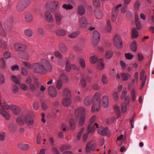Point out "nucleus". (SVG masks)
I'll return each mask as SVG.
<instances>
[{"instance_id": "1", "label": "nucleus", "mask_w": 154, "mask_h": 154, "mask_svg": "<svg viewBox=\"0 0 154 154\" xmlns=\"http://www.w3.org/2000/svg\"><path fill=\"white\" fill-rule=\"evenodd\" d=\"M85 109L83 107L77 108L74 112L75 116L77 119H79V125L82 126L84 124L85 119Z\"/></svg>"}, {"instance_id": "2", "label": "nucleus", "mask_w": 154, "mask_h": 154, "mask_svg": "<svg viewBox=\"0 0 154 154\" xmlns=\"http://www.w3.org/2000/svg\"><path fill=\"white\" fill-rule=\"evenodd\" d=\"M16 122L20 125H22L26 122L27 125H33V120L29 115L22 114L17 119Z\"/></svg>"}, {"instance_id": "3", "label": "nucleus", "mask_w": 154, "mask_h": 154, "mask_svg": "<svg viewBox=\"0 0 154 154\" xmlns=\"http://www.w3.org/2000/svg\"><path fill=\"white\" fill-rule=\"evenodd\" d=\"M101 95L100 92H97L94 94L93 97L94 103L91 108L92 112L99 111L101 104Z\"/></svg>"}, {"instance_id": "4", "label": "nucleus", "mask_w": 154, "mask_h": 154, "mask_svg": "<svg viewBox=\"0 0 154 154\" xmlns=\"http://www.w3.org/2000/svg\"><path fill=\"white\" fill-rule=\"evenodd\" d=\"M0 105L2 108H0V114L6 119H9L10 116L9 114L4 109L8 110L11 109V106H10L6 102H2L0 100Z\"/></svg>"}, {"instance_id": "5", "label": "nucleus", "mask_w": 154, "mask_h": 154, "mask_svg": "<svg viewBox=\"0 0 154 154\" xmlns=\"http://www.w3.org/2000/svg\"><path fill=\"white\" fill-rule=\"evenodd\" d=\"M96 120V116H93L90 119V124L88 127V133H92L95 130V128H98V125L97 124L95 123L94 124L92 125V123L94 122Z\"/></svg>"}, {"instance_id": "6", "label": "nucleus", "mask_w": 154, "mask_h": 154, "mask_svg": "<svg viewBox=\"0 0 154 154\" xmlns=\"http://www.w3.org/2000/svg\"><path fill=\"white\" fill-rule=\"evenodd\" d=\"M20 66L26 67H42L41 64L39 63H30L26 61H22L20 63Z\"/></svg>"}, {"instance_id": "7", "label": "nucleus", "mask_w": 154, "mask_h": 154, "mask_svg": "<svg viewBox=\"0 0 154 154\" xmlns=\"http://www.w3.org/2000/svg\"><path fill=\"white\" fill-rule=\"evenodd\" d=\"M14 48L16 51L24 52L26 50L27 47L24 44L17 43L14 44Z\"/></svg>"}, {"instance_id": "8", "label": "nucleus", "mask_w": 154, "mask_h": 154, "mask_svg": "<svg viewBox=\"0 0 154 154\" xmlns=\"http://www.w3.org/2000/svg\"><path fill=\"white\" fill-rule=\"evenodd\" d=\"M100 33L96 30H94L93 33L92 38V42L94 46H96L98 43L100 39Z\"/></svg>"}, {"instance_id": "9", "label": "nucleus", "mask_w": 154, "mask_h": 154, "mask_svg": "<svg viewBox=\"0 0 154 154\" xmlns=\"http://www.w3.org/2000/svg\"><path fill=\"white\" fill-rule=\"evenodd\" d=\"M90 61L91 63L93 64L95 63L98 62L100 66L102 67H104L105 66L103 63V60L102 59L98 60L97 56L95 55L91 56L90 58Z\"/></svg>"}, {"instance_id": "10", "label": "nucleus", "mask_w": 154, "mask_h": 154, "mask_svg": "<svg viewBox=\"0 0 154 154\" xmlns=\"http://www.w3.org/2000/svg\"><path fill=\"white\" fill-rule=\"evenodd\" d=\"M114 42L115 45L119 48H121L123 47L122 42L121 38L119 35H116L114 38Z\"/></svg>"}, {"instance_id": "11", "label": "nucleus", "mask_w": 154, "mask_h": 154, "mask_svg": "<svg viewBox=\"0 0 154 154\" xmlns=\"http://www.w3.org/2000/svg\"><path fill=\"white\" fill-rule=\"evenodd\" d=\"M122 6L121 4H119L114 7L112 11V21H114L116 19L117 15L118 14L119 8Z\"/></svg>"}, {"instance_id": "12", "label": "nucleus", "mask_w": 154, "mask_h": 154, "mask_svg": "<svg viewBox=\"0 0 154 154\" xmlns=\"http://www.w3.org/2000/svg\"><path fill=\"white\" fill-rule=\"evenodd\" d=\"M34 80V84L31 83L29 85V88L32 91H34L37 89L39 87L40 85L39 82L37 81V78L36 77L33 78Z\"/></svg>"}, {"instance_id": "13", "label": "nucleus", "mask_w": 154, "mask_h": 154, "mask_svg": "<svg viewBox=\"0 0 154 154\" xmlns=\"http://www.w3.org/2000/svg\"><path fill=\"white\" fill-rule=\"evenodd\" d=\"M52 70V68H33V71L35 72L40 74H45Z\"/></svg>"}, {"instance_id": "14", "label": "nucleus", "mask_w": 154, "mask_h": 154, "mask_svg": "<svg viewBox=\"0 0 154 154\" xmlns=\"http://www.w3.org/2000/svg\"><path fill=\"white\" fill-rule=\"evenodd\" d=\"M98 133L101 135H107L109 134V130L106 127L104 128L103 126H100L98 131Z\"/></svg>"}, {"instance_id": "15", "label": "nucleus", "mask_w": 154, "mask_h": 154, "mask_svg": "<svg viewBox=\"0 0 154 154\" xmlns=\"http://www.w3.org/2000/svg\"><path fill=\"white\" fill-rule=\"evenodd\" d=\"M49 94L52 97H55L57 94L55 87L53 86H50L48 88Z\"/></svg>"}, {"instance_id": "16", "label": "nucleus", "mask_w": 154, "mask_h": 154, "mask_svg": "<svg viewBox=\"0 0 154 154\" xmlns=\"http://www.w3.org/2000/svg\"><path fill=\"white\" fill-rule=\"evenodd\" d=\"M95 146L96 145L94 143H92L91 142H88L87 143L86 146L85 151L86 152L88 153L91 150L94 151Z\"/></svg>"}, {"instance_id": "17", "label": "nucleus", "mask_w": 154, "mask_h": 154, "mask_svg": "<svg viewBox=\"0 0 154 154\" xmlns=\"http://www.w3.org/2000/svg\"><path fill=\"white\" fill-rule=\"evenodd\" d=\"M44 17L45 20L49 23L52 22L54 21L53 17L49 11H47L45 12Z\"/></svg>"}, {"instance_id": "18", "label": "nucleus", "mask_w": 154, "mask_h": 154, "mask_svg": "<svg viewBox=\"0 0 154 154\" xmlns=\"http://www.w3.org/2000/svg\"><path fill=\"white\" fill-rule=\"evenodd\" d=\"M129 97H126L125 99V102L121 106V110L122 112L125 113L126 112L127 109V105H128L129 103Z\"/></svg>"}, {"instance_id": "19", "label": "nucleus", "mask_w": 154, "mask_h": 154, "mask_svg": "<svg viewBox=\"0 0 154 154\" xmlns=\"http://www.w3.org/2000/svg\"><path fill=\"white\" fill-rule=\"evenodd\" d=\"M72 101L70 97H64L62 100V103L65 106H69L70 105Z\"/></svg>"}, {"instance_id": "20", "label": "nucleus", "mask_w": 154, "mask_h": 154, "mask_svg": "<svg viewBox=\"0 0 154 154\" xmlns=\"http://www.w3.org/2000/svg\"><path fill=\"white\" fill-rule=\"evenodd\" d=\"M17 146L20 149L23 151L27 150L30 147L29 144L26 143H19L17 144Z\"/></svg>"}, {"instance_id": "21", "label": "nucleus", "mask_w": 154, "mask_h": 154, "mask_svg": "<svg viewBox=\"0 0 154 154\" xmlns=\"http://www.w3.org/2000/svg\"><path fill=\"white\" fill-rule=\"evenodd\" d=\"M14 114L16 115H18L20 113V108L15 105H12L11 109Z\"/></svg>"}, {"instance_id": "22", "label": "nucleus", "mask_w": 154, "mask_h": 154, "mask_svg": "<svg viewBox=\"0 0 154 154\" xmlns=\"http://www.w3.org/2000/svg\"><path fill=\"white\" fill-rule=\"evenodd\" d=\"M25 18L26 22L28 23L31 22L33 20V15L30 13L27 12L25 15Z\"/></svg>"}, {"instance_id": "23", "label": "nucleus", "mask_w": 154, "mask_h": 154, "mask_svg": "<svg viewBox=\"0 0 154 154\" xmlns=\"http://www.w3.org/2000/svg\"><path fill=\"white\" fill-rule=\"evenodd\" d=\"M79 25L81 27L84 28L87 25V22L86 19L84 17H82L79 20Z\"/></svg>"}, {"instance_id": "24", "label": "nucleus", "mask_w": 154, "mask_h": 154, "mask_svg": "<svg viewBox=\"0 0 154 154\" xmlns=\"http://www.w3.org/2000/svg\"><path fill=\"white\" fill-rule=\"evenodd\" d=\"M59 48L60 51L62 53H65L68 50L66 46L64 44H60L59 45Z\"/></svg>"}, {"instance_id": "25", "label": "nucleus", "mask_w": 154, "mask_h": 154, "mask_svg": "<svg viewBox=\"0 0 154 154\" xmlns=\"http://www.w3.org/2000/svg\"><path fill=\"white\" fill-rule=\"evenodd\" d=\"M103 106L105 108L108 107L109 105L108 99L106 96H103L102 99Z\"/></svg>"}, {"instance_id": "26", "label": "nucleus", "mask_w": 154, "mask_h": 154, "mask_svg": "<svg viewBox=\"0 0 154 154\" xmlns=\"http://www.w3.org/2000/svg\"><path fill=\"white\" fill-rule=\"evenodd\" d=\"M62 82L67 83L69 80L68 77L65 74L62 73L60 75L59 78L58 79Z\"/></svg>"}, {"instance_id": "27", "label": "nucleus", "mask_w": 154, "mask_h": 154, "mask_svg": "<svg viewBox=\"0 0 154 154\" xmlns=\"http://www.w3.org/2000/svg\"><path fill=\"white\" fill-rule=\"evenodd\" d=\"M78 12L79 15H83L85 13V9L84 7L82 5H79L78 8Z\"/></svg>"}, {"instance_id": "28", "label": "nucleus", "mask_w": 154, "mask_h": 154, "mask_svg": "<svg viewBox=\"0 0 154 154\" xmlns=\"http://www.w3.org/2000/svg\"><path fill=\"white\" fill-rule=\"evenodd\" d=\"M24 33L25 35L28 37L30 38L33 36V32L29 29H25L24 31Z\"/></svg>"}, {"instance_id": "29", "label": "nucleus", "mask_w": 154, "mask_h": 154, "mask_svg": "<svg viewBox=\"0 0 154 154\" xmlns=\"http://www.w3.org/2000/svg\"><path fill=\"white\" fill-rule=\"evenodd\" d=\"M43 64H41L42 67H51L52 66L49 62L47 60L44 59L42 60Z\"/></svg>"}, {"instance_id": "30", "label": "nucleus", "mask_w": 154, "mask_h": 154, "mask_svg": "<svg viewBox=\"0 0 154 154\" xmlns=\"http://www.w3.org/2000/svg\"><path fill=\"white\" fill-rule=\"evenodd\" d=\"M26 8L20 2L17 6V10L18 12H22Z\"/></svg>"}, {"instance_id": "31", "label": "nucleus", "mask_w": 154, "mask_h": 154, "mask_svg": "<svg viewBox=\"0 0 154 154\" xmlns=\"http://www.w3.org/2000/svg\"><path fill=\"white\" fill-rule=\"evenodd\" d=\"M70 127L72 129H74L75 126L76 121L73 119H70L69 121Z\"/></svg>"}, {"instance_id": "32", "label": "nucleus", "mask_w": 154, "mask_h": 154, "mask_svg": "<svg viewBox=\"0 0 154 154\" xmlns=\"http://www.w3.org/2000/svg\"><path fill=\"white\" fill-rule=\"evenodd\" d=\"M38 35L40 37H42L45 36V31L42 27H39L38 29Z\"/></svg>"}, {"instance_id": "33", "label": "nucleus", "mask_w": 154, "mask_h": 154, "mask_svg": "<svg viewBox=\"0 0 154 154\" xmlns=\"http://www.w3.org/2000/svg\"><path fill=\"white\" fill-rule=\"evenodd\" d=\"M63 96L64 97H71V94L70 91L67 88H65L63 91Z\"/></svg>"}, {"instance_id": "34", "label": "nucleus", "mask_w": 154, "mask_h": 154, "mask_svg": "<svg viewBox=\"0 0 154 154\" xmlns=\"http://www.w3.org/2000/svg\"><path fill=\"white\" fill-rule=\"evenodd\" d=\"M80 32L79 31H76L72 32L69 35L68 37L71 38H76L79 34Z\"/></svg>"}, {"instance_id": "35", "label": "nucleus", "mask_w": 154, "mask_h": 154, "mask_svg": "<svg viewBox=\"0 0 154 154\" xmlns=\"http://www.w3.org/2000/svg\"><path fill=\"white\" fill-rule=\"evenodd\" d=\"M56 33L59 36H63L66 35V31L63 29H60L57 30Z\"/></svg>"}, {"instance_id": "36", "label": "nucleus", "mask_w": 154, "mask_h": 154, "mask_svg": "<svg viewBox=\"0 0 154 154\" xmlns=\"http://www.w3.org/2000/svg\"><path fill=\"white\" fill-rule=\"evenodd\" d=\"M82 97L80 94V93L79 91H76L75 93V99L76 100L80 101L81 100Z\"/></svg>"}, {"instance_id": "37", "label": "nucleus", "mask_w": 154, "mask_h": 154, "mask_svg": "<svg viewBox=\"0 0 154 154\" xmlns=\"http://www.w3.org/2000/svg\"><path fill=\"white\" fill-rule=\"evenodd\" d=\"M84 104L86 106H88L91 103V99L90 97H86L84 101Z\"/></svg>"}, {"instance_id": "38", "label": "nucleus", "mask_w": 154, "mask_h": 154, "mask_svg": "<svg viewBox=\"0 0 154 154\" xmlns=\"http://www.w3.org/2000/svg\"><path fill=\"white\" fill-rule=\"evenodd\" d=\"M131 49L133 51L135 52L137 49V42L135 41H133L131 45Z\"/></svg>"}, {"instance_id": "39", "label": "nucleus", "mask_w": 154, "mask_h": 154, "mask_svg": "<svg viewBox=\"0 0 154 154\" xmlns=\"http://www.w3.org/2000/svg\"><path fill=\"white\" fill-rule=\"evenodd\" d=\"M55 20L57 23L60 22L62 18L61 15L58 12L55 13Z\"/></svg>"}, {"instance_id": "40", "label": "nucleus", "mask_w": 154, "mask_h": 154, "mask_svg": "<svg viewBox=\"0 0 154 154\" xmlns=\"http://www.w3.org/2000/svg\"><path fill=\"white\" fill-rule=\"evenodd\" d=\"M20 2L26 8L30 4L31 1L30 0H21Z\"/></svg>"}, {"instance_id": "41", "label": "nucleus", "mask_w": 154, "mask_h": 154, "mask_svg": "<svg viewBox=\"0 0 154 154\" xmlns=\"http://www.w3.org/2000/svg\"><path fill=\"white\" fill-rule=\"evenodd\" d=\"M138 80L133 79H132L131 82L128 85V88L129 90H130L132 86L134 85L135 84H137L138 83Z\"/></svg>"}, {"instance_id": "42", "label": "nucleus", "mask_w": 154, "mask_h": 154, "mask_svg": "<svg viewBox=\"0 0 154 154\" xmlns=\"http://www.w3.org/2000/svg\"><path fill=\"white\" fill-rule=\"evenodd\" d=\"M132 38H137L138 35V32L135 28H133L132 30Z\"/></svg>"}, {"instance_id": "43", "label": "nucleus", "mask_w": 154, "mask_h": 154, "mask_svg": "<svg viewBox=\"0 0 154 154\" xmlns=\"http://www.w3.org/2000/svg\"><path fill=\"white\" fill-rule=\"evenodd\" d=\"M71 146L69 145H64L61 146L60 148V150L63 152L64 150L69 149H70Z\"/></svg>"}, {"instance_id": "44", "label": "nucleus", "mask_w": 154, "mask_h": 154, "mask_svg": "<svg viewBox=\"0 0 154 154\" xmlns=\"http://www.w3.org/2000/svg\"><path fill=\"white\" fill-rule=\"evenodd\" d=\"M63 8L66 9V10H69L72 9L73 8V6L69 4H64L62 6Z\"/></svg>"}, {"instance_id": "45", "label": "nucleus", "mask_w": 154, "mask_h": 154, "mask_svg": "<svg viewBox=\"0 0 154 154\" xmlns=\"http://www.w3.org/2000/svg\"><path fill=\"white\" fill-rule=\"evenodd\" d=\"M115 112L117 114V119H118L120 115V111L119 107L117 106H115L114 107Z\"/></svg>"}, {"instance_id": "46", "label": "nucleus", "mask_w": 154, "mask_h": 154, "mask_svg": "<svg viewBox=\"0 0 154 154\" xmlns=\"http://www.w3.org/2000/svg\"><path fill=\"white\" fill-rule=\"evenodd\" d=\"M62 85V82L60 79H58L56 85V88L58 90H60L61 89Z\"/></svg>"}, {"instance_id": "47", "label": "nucleus", "mask_w": 154, "mask_h": 154, "mask_svg": "<svg viewBox=\"0 0 154 154\" xmlns=\"http://www.w3.org/2000/svg\"><path fill=\"white\" fill-rule=\"evenodd\" d=\"M121 76L122 80L126 81L128 79V77L130 76V75L128 73H122L121 74Z\"/></svg>"}, {"instance_id": "48", "label": "nucleus", "mask_w": 154, "mask_h": 154, "mask_svg": "<svg viewBox=\"0 0 154 154\" xmlns=\"http://www.w3.org/2000/svg\"><path fill=\"white\" fill-rule=\"evenodd\" d=\"M81 83L82 88L85 87L87 84V82L86 79L84 77H82L81 80Z\"/></svg>"}, {"instance_id": "49", "label": "nucleus", "mask_w": 154, "mask_h": 154, "mask_svg": "<svg viewBox=\"0 0 154 154\" xmlns=\"http://www.w3.org/2000/svg\"><path fill=\"white\" fill-rule=\"evenodd\" d=\"M75 66L74 64H71L69 60L67 59L66 61L65 67H75Z\"/></svg>"}, {"instance_id": "50", "label": "nucleus", "mask_w": 154, "mask_h": 154, "mask_svg": "<svg viewBox=\"0 0 154 154\" xmlns=\"http://www.w3.org/2000/svg\"><path fill=\"white\" fill-rule=\"evenodd\" d=\"M11 79L12 81L17 84H19L20 83L18 79L14 75L11 76Z\"/></svg>"}, {"instance_id": "51", "label": "nucleus", "mask_w": 154, "mask_h": 154, "mask_svg": "<svg viewBox=\"0 0 154 154\" xmlns=\"http://www.w3.org/2000/svg\"><path fill=\"white\" fill-rule=\"evenodd\" d=\"M102 82L103 84L106 85L108 83L106 77L105 75H103L102 77Z\"/></svg>"}, {"instance_id": "52", "label": "nucleus", "mask_w": 154, "mask_h": 154, "mask_svg": "<svg viewBox=\"0 0 154 154\" xmlns=\"http://www.w3.org/2000/svg\"><path fill=\"white\" fill-rule=\"evenodd\" d=\"M112 52L110 51H108L106 54L105 57L106 58H109L112 57Z\"/></svg>"}, {"instance_id": "53", "label": "nucleus", "mask_w": 154, "mask_h": 154, "mask_svg": "<svg viewBox=\"0 0 154 154\" xmlns=\"http://www.w3.org/2000/svg\"><path fill=\"white\" fill-rule=\"evenodd\" d=\"M135 92V91L134 89H132L131 92V96L133 101H134L136 99Z\"/></svg>"}, {"instance_id": "54", "label": "nucleus", "mask_w": 154, "mask_h": 154, "mask_svg": "<svg viewBox=\"0 0 154 154\" xmlns=\"http://www.w3.org/2000/svg\"><path fill=\"white\" fill-rule=\"evenodd\" d=\"M140 2L138 0L136 1L134 4V8L135 10H138L140 6Z\"/></svg>"}, {"instance_id": "55", "label": "nucleus", "mask_w": 154, "mask_h": 154, "mask_svg": "<svg viewBox=\"0 0 154 154\" xmlns=\"http://www.w3.org/2000/svg\"><path fill=\"white\" fill-rule=\"evenodd\" d=\"M42 138L41 135L39 134L37 135L36 137V142L38 144H40L41 143V140Z\"/></svg>"}, {"instance_id": "56", "label": "nucleus", "mask_w": 154, "mask_h": 154, "mask_svg": "<svg viewBox=\"0 0 154 154\" xmlns=\"http://www.w3.org/2000/svg\"><path fill=\"white\" fill-rule=\"evenodd\" d=\"M94 14L97 19H101L103 15L101 12L95 11L94 12Z\"/></svg>"}, {"instance_id": "57", "label": "nucleus", "mask_w": 154, "mask_h": 154, "mask_svg": "<svg viewBox=\"0 0 154 154\" xmlns=\"http://www.w3.org/2000/svg\"><path fill=\"white\" fill-rule=\"evenodd\" d=\"M79 62L82 67H85V63L83 59L80 58L79 60Z\"/></svg>"}, {"instance_id": "58", "label": "nucleus", "mask_w": 154, "mask_h": 154, "mask_svg": "<svg viewBox=\"0 0 154 154\" xmlns=\"http://www.w3.org/2000/svg\"><path fill=\"white\" fill-rule=\"evenodd\" d=\"M55 56L59 59H61L62 57V55L59 51H56L54 53Z\"/></svg>"}, {"instance_id": "59", "label": "nucleus", "mask_w": 154, "mask_h": 154, "mask_svg": "<svg viewBox=\"0 0 154 154\" xmlns=\"http://www.w3.org/2000/svg\"><path fill=\"white\" fill-rule=\"evenodd\" d=\"M107 26L106 28L107 31L108 32H110L111 30V26L110 20H108L107 22Z\"/></svg>"}, {"instance_id": "60", "label": "nucleus", "mask_w": 154, "mask_h": 154, "mask_svg": "<svg viewBox=\"0 0 154 154\" xmlns=\"http://www.w3.org/2000/svg\"><path fill=\"white\" fill-rule=\"evenodd\" d=\"M5 79L3 75L2 74H0V85H2L5 82Z\"/></svg>"}, {"instance_id": "61", "label": "nucleus", "mask_w": 154, "mask_h": 154, "mask_svg": "<svg viewBox=\"0 0 154 154\" xmlns=\"http://www.w3.org/2000/svg\"><path fill=\"white\" fill-rule=\"evenodd\" d=\"M8 127L10 130L13 131L14 129L15 128V126L13 124L10 123L8 124Z\"/></svg>"}, {"instance_id": "62", "label": "nucleus", "mask_w": 154, "mask_h": 154, "mask_svg": "<svg viewBox=\"0 0 154 154\" xmlns=\"http://www.w3.org/2000/svg\"><path fill=\"white\" fill-rule=\"evenodd\" d=\"M93 4L94 7H98L100 5L99 0H93Z\"/></svg>"}, {"instance_id": "63", "label": "nucleus", "mask_w": 154, "mask_h": 154, "mask_svg": "<svg viewBox=\"0 0 154 154\" xmlns=\"http://www.w3.org/2000/svg\"><path fill=\"white\" fill-rule=\"evenodd\" d=\"M5 132H0V140L1 141H3L5 140Z\"/></svg>"}, {"instance_id": "64", "label": "nucleus", "mask_w": 154, "mask_h": 154, "mask_svg": "<svg viewBox=\"0 0 154 154\" xmlns=\"http://www.w3.org/2000/svg\"><path fill=\"white\" fill-rule=\"evenodd\" d=\"M125 56L126 59L130 60L132 59L134 56L130 53H127L125 54Z\"/></svg>"}]
</instances>
